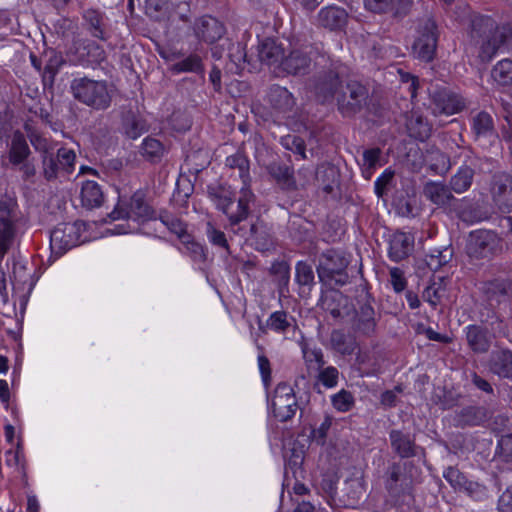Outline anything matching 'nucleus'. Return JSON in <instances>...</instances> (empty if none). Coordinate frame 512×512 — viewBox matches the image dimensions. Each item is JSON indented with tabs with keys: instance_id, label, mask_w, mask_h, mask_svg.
Wrapping results in <instances>:
<instances>
[{
	"instance_id": "55",
	"label": "nucleus",
	"mask_w": 512,
	"mask_h": 512,
	"mask_svg": "<svg viewBox=\"0 0 512 512\" xmlns=\"http://www.w3.org/2000/svg\"><path fill=\"white\" fill-rule=\"evenodd\" d=\"M207 237H208L209 241L214 245L220 246L222 248L228 247L225 234L222 231L217 230L210 223H208V225H207Z\"/></svg>"
},
{
	"instance_id": "29",
	"label": "nucleus",
	"mask_w": 512,
	"mask_h": 512,
	"mask_svg": "<svg viewBox=\"0 0 512 512\" xmlns=\"http://www.w3.org/2000/svg\"><path fill=\"white\" fill-rule=\"evenodd\" d=\"M81 202L88 209L101 206L103 202V192L100 186L92 180L85 181L81 187Z\"/></svg>"
},
{
	"instance_id": "27",
	"label": "nucleus",
	"mask_w": 512,
	"mask_h": 512,
	"mask_svg": "<svg viewBox=\"0 0 512 512\" xmlns=\"http://www.w3.org/2000/svg\"><path fill=\"white\" fill-rule=\"evenodd\" d=\"M466 338L469 347L476 353L487 352L490 347L487 330L480 326H468L466 328Z\"/></svg>"
},
{
	"instance_id": "34",
	"label": "nucleus",
	"mask_w": 512,
	"mask_h": 512,
	"mask_svg": "<svg viewBox=\"0 0 512 512\" xmlns=\"http://www.w3.org/2000/svg\"><path fill=\"white\" fill-rule=\"evenodd\" d=\"M330 345L333 350L342 355H351L356 347L355 341L341 330L331 332Z\"/></svg>"
},
{
	"instance_id": "58",
	"label": "nucleus",
	"mask_w": 512,
	"mask_h": 512,
	"mask_svg": "<svg viewBox=\"0 0 512 512\" xmlns=\"http://www.w3.org/2000/svg\"><path fill=\"white\" fill-rule=\"evenodd\" d=\"M443 477L454 487H461L464 483V476L462 473L454 468V467H448L443 472Z\"/></svg>"
},
{
	"instance_id": "60",
	"label": "nucleus",
	"mask_w": 512,
	"mask_h": 512,
	"mask_svg": "<svg viewBox=\"0 0 512 512\" xmlns=\"http://www.w3.org/2000/svg\"><path fill=\"white\" fill-rule=\"evenodd\" d=\"M500 455L506 461L512 460V434L502 436L498 443Z\"/></svg>"
},
{
	"instance_id": "16",
	"label": "nucleus",
	"mask_w": 512,
	"mask_h": 512,
	"mask_svg": "<svg viewBox=\"0 0 512 512\" xmlns=\"http://www.w3.org/2000/svg\"><path fill=\"white\" fill-rule=\"evenodd\" d=\"M367 99L366 88L358 82H349L346 92L338 98L339 109L343 114H351L358 111Z\"/></svg>"
},
{
	"instance_id": "1",
	"label": "nucleus",
	"mask_w": 512,
	"mask_h": 512,
	"mask_svg": "<svg viewBox=\"0 0 512 512\" xmlns=\"http://www.w3.org/2000/svg\"><path fill=\"white\" fill-rule=\"evenodd\" d=\"M71 91L75 99L95 110L107 109L115 94L114 87L107 81L87 77L74 79Z\"/></svg>"
},
{
	"instance_id": "64",
	"label": "nucleus",
	"mask_w": 512,
	"mask_h": 512,
	"mask_svg": "<svg viewBox=\"0 0 512 512\" xmlns=\"http://www.w3.org/2000/svg\"><path fill=\"white\" fill-rule=\"evenodd\" d=\"M20 459V451L19 449L16 450H8L6 452V464L8 466H17L19 464Z\"/></svg>"
},
{
	"instance_id": "21",
	"label": "nucleus",
	"mask_w": 512,
	"mask_h": 512,
	"mask_svg": "<svg viewBox=\"0 0 512 512\" xmlns=\"http://www.w3.org/2000/svg\"><path fill=\"white\" fill-rule=\"evenodd\" d=\"M486 300L491 306L509 301L512 298V283L508 280H492L481 286Z\"/></svg>"
},
{
	"instance_id": "12",
	"label": "nucleus",
	"mask_w": 512,
	"mask_h": 512,
	"mask_svg": "<svg viewBox=\"0 0 512 512\" xmlns=\"http://www.w3.org/2000/svg\"><path fill=\"white\" fill-rule=\"evenodd\" d=\"M437 26L434 20L427 19L421 25L420 36L413 45L416 57L422 61L429 62L434 58L437 46Z\"/></svg>"
},
{
	"instance_id": "39",
	"label": "nucleus",
	"mask_w": 512,
	"mask_h": 512,
	"mask_svg": "<svg viewBox=\"0 0 512 512\" xmlns=\"http://www.w3.org/2000/svg\"><path fill=\"white\" fill-rule=\"evenodd\" d=\"M381 154L380 148H371L363 152L362 167L366 178H370L374 170L382 165Z\"/></svg>"
},
{
	"instance_id": "42",
	"label": "nucleus",
	"mask_w": 512,
	"mask_h": 512,
	"mask_svg": "<svg viewBox=\"0 0 512 512\" xmlns=\"http://www.w3.org/2000/svg\"><path fill=\"white\" fill-rule=\"evenodd\" d=\"M295 280L300 286H311L314 283V272L311 265L303 261L297 262Z\"/></svg>"
},
{
	"instance_id": "45",
	"label": "nucleus",
	"mask_w": 512,
	"mask_h": 512,
	"mask_svg": "<svg viewBox=\"0 0 512 512\" xmlns=\"http://www.w3.org/2000/svg\"><path fill=\"white\" fill-rule=\"evenodd\" d=\"M452 257V251L448 248L444 250H435L427 256L426 262L431 270H438L443 265L447 264Z\"/></svg>"
},
{
	"instance_id": "49",
	"label": "nucleus",
	"mask_w": 512,
	"mask_h": 512,
	"mask_svg": "<svg viewBox=\"0 0 512 512\" xmlns=\"http://www.w3.org/2000/svg\"><path fill=\"white\" fill-rule=\"evenodd\" d=\"M143 155L150 158H158L164 153V146L162 143L154 138H146L142 143Z\"/></svg>"
},
{
	"instance_id": "31",
	"label": "nucleus",
	"mask_w": 512,
	"mask_h": 512,
	"mask_svg": "<svg viewBox=\"0 0 512 512\" xmlns=\"http://www.w3.org/2000/svg\"><path fill=\"white\" fill-rule=\"evenodd\" d=\"M31 143L35 147L36 150L44 151L43 155V166H44V175L50 180L57 175V171L61 169L57 159L53 157V155L48 154L46 148V140L40 136H32Z\"/></svg>"
},
{
	"instance_id": "19",
	"label": "nucleus",
	"mask_w": 512,
	"mask_h": 512,
	"mask_svg": "<svg viewBox=\"0 0 512 512\" xmlns=\"http://www.w3.org/2000/svg\"><path fill=\"white\" fill-rule=\"evenodd\" d=\"M478 162L479 158L470 154L466 155L464 164L459 167L456 174L450 180L451 189L455 193L461 194L470 188Z\"/></svg>"
},
{
	"instance_id": "17",
	"label": "nucleus",
	"mask_w": 512,
	"mask_h": 512,
	"mask_svg": "<svg viewBox=\"0 0 512 512\" xmlns=\"http://www.w3.org/2000/svg\"><path fill=\"white\" fill-rule=\"evenodd\" d=\"M194 32L198 39L213 44L224 36L226 29L218 19L206 15L196 20Z\"/></svg>"
},
{
	"instance_id": "20",
	"label": "nucleus",
	"mask_w": 512,
	"mask_h": 512,
	"mask_svg": "<svg viewBox=\"0 0 512 512\" xmlns=\"http://www.w3.org/2000/svg\"><path fill=\"white\" fill-rule=\"evenodd\" d=\"M363 2L368 11L391 14L394 17L405 16L412 6V0H363Z\"/></svg>"
},
{
	"instance_id": "62",
	"label": "nucleus",
	"mask_w": 512,
	"mask_h": 512,
	"mask_svg": "<svg viewBox=\"0 0 512 512\" xmlns=\"http://www.w3.org/2000/svg\"><path fill=\"white\" fill-rule=\"evenodd\" d=\"M258 367L263 379V382L265 385H268V382L271 377V369H270V362L268 358L264 355L258 356Z\"/></svg>"
},
{
	"instance_id": "2",
	"label": "nucleus",
	"mask_w": 512,
	"mask_h": 512,
	"mask_svg": "<svg viewBox=\"0 0 512 512\" xmlns=\"http://www.w3.org/2000/svg\"><path fill=\"white\" fill-rule=\"evenodd\" d=\"M152 216V209L140 193H135L129 200L120 199L114 210L109 214L112 220L127 219L128 222L132 221L134 223L133 225L127 223V227L120 225V229L116 231L117 234L136 232L139 224L151 219Z\"/></svg>"
},
{
	"instance_id": "6",
	"label": "nucleus",
	"mask_w": 512,
	"mask_h": 512,
	"mask_svg": "<svg viewBox=\"0 0 512 512\" xmlns=\"http://www.w3.org/2000/svg\"><path fill=\"white\" fill-rule=\"evenodd\" d=\"M324 58V55H319L317 49L312 46L294 49L288 55L285 54L281 72L293 75L305 74L309 71L312 61L320 65L319 59L324 61Z\"/></svg>"
},
{
	"instance_id": "61",
	"label": "nucleus",
	"mask_w": 512,
	"mask_h": 512,
	"mask_svg": "<svg viewBox=\"0 0 512 512\" xmlns=\"http://www.w3.org/2000/svg\"><path fill=\"white\" fill-rule=\"evenodd\" d=\"M498 507L502 512L512 511V485L508 487L500 496Z\"/></svg>"
},
{
	"instance_id": "36",
	"label": "nucleus",
	"mask_w": 512,
	"mask_h": 512,
	"mask_svg": "<svg viewBox=\"0 0 512 512\" xmlns=\"http://www.w3.org/2000/svg\"><path fill=\"white\" fill-rule=\"evenodd\" d=\"M226 166L231 169H238L239 177L241 178L243 185L249 186V160L244 154L237 152L228 156L226 158Z\"/></svg>"
},
{
	"instance_id": "13",
	"label": "nucleus",
	"mask_w": 512,
	"mask_h": 512,
	"mask_svg": "<svg viewBox=\"0 0 512 512\" xmlns=\"http://www.w3.org/2000/svg\"><path fill=\"white\" fill-rule=\"evenodd\" d=\"M464 107V99L446 88L435 90L431 94V110L435 116L453 115Z\"/></svg>"
},
{
	"instance_id": "10",
	"label": "nucleus",
	"mask_w": 512,
	"mask_h": 512,
	"mask_svg": "<svg viewBox=\"0 0 512 512\" xmlns=\"http://www.w3.org/2000/svg\"><path fill=\"white\" fill-rule=\"evenodd\" d=\"M478 25L485 28V33L489 32L479 52L481 60L487 62L492 59L500 45L505 41L506 31L504 28L496 26L495 22L490 17H482L478 21H475L473 23V30H476Z\"/></svg>"
},
{
	"instance_id": "11",
	"label": "nucleus",
	"mask_w": 512,
	"mask_h": 512,
	"mask_svg": "<svg viewBox=\"0 0 512 512\" xmlns=\"http://www.w3.org/2000/svg\"><path fill=\"white\" fill-rule=\"evenodd\" d=\"M80 241V224L62 223L55 227L50 234L52 251L61 255L68 249L78 245Z\"/></svg>"
},
{
	"instance_id": "43",
	"label": "nucleus",
	"mask_w": 512,
	"mask_h": 512,
	"mask_svg": "<svg viewBox=\"0 0 512 512\" xmlns=\"http://www.w3.org/2000/svg\"><path fill=\"white\" fill-rule=\"evenodd\" d=\"M303 357L309 369L318 371L325 365L324 355L320 348H304Z\"/></svg>"
},
{
	"instance_id": "14",
	"label": "nucleus",
	"mask_w": 512,
	"mask_h": 512,
	"mask_svg": "<svg viewBox=\"0 0 512 512\" xmlns=\"http://www.w3.org/2000/svg\"><path fill=\"white\" fill-rule=\"evenodd\" d=\"M491 195L499 210L510 212L512 210V176L507 173L494 175Z\"/></svg>"
},
{
	"instance_id": "32",
	"label": "nucleus",
	"mask_w": 512,
	"mask_h": 512,
	"mask_svg": "<svg viewBox=\"0 0 512 512\" xmlns=\"http://www.w3.org/2000/svg\"><path fill=\"white\" fill-rule=\"evenodd\" d=\"M472 131L477 140L494 136V123L491 115L481 111L472 117Z\"/></svg>"
},
{
	"instance_id": "7",
	"label": "nucleus",
	"mask_w": 512,
	"mask_h": 512,
	"mask_svg": "<svg viewBox=\"0 0 512 512\" xmlns=\"http://www.w3.org/2000/svg\"><path fill=\"white\" fill-rule=\"evenodd\" d=\"M346 74V66L338 61H331L328 71L320 76L315 83V94L322 102L330 100L342 87V82Z\"/></svg>"
},
{
	"instance_id": "41",
	"label": "nucleus",
	"mask_w": 512,
	"mask_h": 512,
	"mask_svg": "<svg viewBox=\"0 0 512 512\" xmlns=\"http://www.w3.org/2000/svg\"><path fill=\"white\" fill-rule=\"evenodd\" d=\"M266 327L277 333H285L290 327L288 315L284 311H275L266 320Z\"/></svg>"
},
{
	"instance_id": "40",
	"label": "nucleus",
	"mask_w": 512,
	"mask_h": 512,
	"mask_svg": "<svg viewBox=\"0 0 512 512\" xmlns=\"http://www.w3.org/2000/svg\"><path fill=\"white\" fill-rule=\"evenodd\" d=\"M446 289L442 283V281L436 282L434 281L429 286L425 288L423 291L422 297L428 302L431 306L436 307L441 299L445 296Z\"/></svg>"
},
{
	"instance_id": "57",
	"label": "nucleus",
	"mask_w": 512,
	"mask_h": 512,
	"mask_svg": "<svg viewBox=\"0 0 512 512\" xmlns=\"http://www.w3.org/2000/svg\"><path fill=\"white\" fill-rule=\"evenodd\" d=\"M332 421L329 417H326L320 426L312 431V439L320 445L325 443L327 433L331 427Z\"/></svg>"
},
{
	"instance_id": "18",
	"label": "nucleus",
	"mask_w": 512,
	"mask_h": 512,
	"mask_svg": "<svg viewBox=\"0 0 512 512\" xmlns=\"http://www.w3.org/2000/svg\"><path fill=\"white\" fill-rule=\"evenodd\" d=\"M258 57L262 63L275 72H281L285 51L280 43H277L274 39L266 38L258 46Z\"/></svg>"
},
{
	"instance_id": "59",
	"label": "nucleus",
	"mask_w": 512,
	"mask_h": 512,
	"mask_svg": "<svg viewBox=\"0 0 512 512\" xmlns=\"http://www.w3.org/2000/svg\"><path fill=\"white\" fill-rule=\"evenodd\" d=\"M144 131L143 124L135 118L127 119L125 122V133L131 139L138 138Z\"/></svg>"
},
{
	"instance_id": "56",
	"label": "nucleus",
	"mask_w": 512,
	"mask_h": 512,
	"mask_svg": "<svg viewBox=\"0 0 512 512\" xmlns=\"http://www.w3.org/2000/svg\"><path fill=\"white\" fill-rule=\"evenodd\" d=\"M64 62V58L61 54L53 53L46 63L45 73L49 74L50 77H54L58 73L59 69L62 67Z\"/></svg>"
},
{
	"instance_id": "38",
	"label": "nucleus",
	"mask_w": 512,
	"mask_h": 512,
	"mask_svg": "<svg viewBox=\"0 0 512 512\" xmlns=\"http://www.w3.org/2000/svg\"><path fill=\"white\" fill-rule=\"evenodd\" d=\"M83 17L91 35L99 39H105L102 14L97 10L88 9L84 12Z\"/></svg>"
},
{
	"instance_id": "25",
	"label": "nucleus",
	"mask_w": 512,
	"mask_h": 512,
	"mask_svg": "<svg viewBox=\"0 0 512 512\" xmlns=\"http://www.w3.org/2000/svg\"><path fill=\"white\" fill-rule=\"evenodd\" d=\"M389 438L392 449L401 458H411L417 455L418 447L408 434L400 430H392Z\"/></svg>"
},
{
	"instance_id": "63",
	"label": "nucleus",
	"mask_w": 512,
	"mask_h": 512,
	"mask_svg": "<svg viewBox=\"0 0 512 512\" xmlns=\"http://www.w3.org/2000/svg\"><path fill=\"white\" fill-rule=\"evenodd\" d=\"M396 391L387 390L381 395V403L385 406H394L396 403Z\"/></svg>"
},
{
	"instance_id": "30",
	"label": "nucleus",
	"mask_w": 512,
	"mask_h": 512,
	"mask_svg": "<svg viewBox=\"0 0 512 512\" xmlns=\"http://www.w3.org/2000/svg\"><path fill=\"white\" fill-rule=\"evenodd\" d=\"M162 222L187 245L188 249H191L195 254H202V246L189 241L190 236L187 234L186 225L181 220L174 217H166L162 219Z\"/></svg>"
},
{
	"instance_id": "53",
	"label": "nucleus",
	"mask_w": 512,
	"mask_h": 512,
	"mask_svg": "<svg viewBox=\"0 0 512 512\" xmlns=\"http://www.w3.org/2000/svg\"><path fill=\"white\" fill-rule=\"evenodd\" d=\"M168 0H146V14L154 19H158L167 9Z\"/></svg>"
},
{
	"instance_id": "51",
	"label": "nucleus",
	"mask_w": 512,
	"mask_h": 512,
	"mask_svg": "<svg viewBox=\"0 0 512 512\" xmlns=\"http://www.w3.org/2000/svg\"><path fill=\"white\" fill-rule=\"evenodd\" d=\"M75 153L71 149L60 148L57 152V161L62 170L71 172L74 167Z\"/></svg>"
},
{
	"instance_id": "15",
	"label": "nucleus",
	"mask_w": 512,
	"mask_h": 512,
	"mask_svg": "<svg viewBox=\"0 0 512 512\" xmlns=\"http://www.w3.org/2000/svg\"><path fill=\"white\" fill-rule=\"evenodd\" d=\"M451 188L437 181H429L423 188V195L440 208L455 210L458 200L451 193Z\"/></svg>"
},
{
	"instance_id": "26",
	"label": "nucleus",
	"mask_w": 512,
	"mask_h": 512,
	"mask_svg": "<svg viewBox=\"0 0 512 512\" xmlns=\"http://www.w3.org/2000/svg\"><path fill=\"white\" fill-rule=\"evenodd\" d=\"M490 370L502 378H512V352L495 351L491 355Z\"/></svg>"
},
{
	"instance_id": "23",
	"label": "nucleus",
	"mask_w": 512,
	"mask_h": 512,
	"mask_svg": "<svg viewBox=\"0 0 512 512\" xmlns=\"http://www.w3.org/2000/svg\"><path fill=\"white\" fill-rule=\"evenodd\" d=\"M414 237L405 232H395L389 240L388 255L392 261L399 262L413 250Z\"/></svg>"
},
{
	"instance_id": "46",
	"label": "nucleus",
	"mask_w": 512,
	"mask_h": 512,
	"mask_svg": "<svg viewBox=\"0 0 512 512\" xmlns=\"http://www.w3.org/2000/svg\"><path fill=\"white\" fill-rule=\"evenodd\" d=\"M318 381L326 388H333L338 384L339 371L334 366L322 367L317 371Z\"/></svg>"
},
{
	"instance_id": "37",
	"label": "nucleus",
	"mask_w": 512,
	"mask_h": 512,
	"mask_svg": "<svg viewBox=\"0 0 512 512\" xmlns=\"http://www.w3.org/2000/svg\"><path fill=\"white\" fill-rule=\"evenodd\" d=\"M374 309L369 305L361 307L356 320V329L365 335H370L375 330Z\"/></svg>"
},
{
	"instance_id": "22",
	"label": "nucleus",
	"mask_w": 512,
	"mask_h": 512,
	"mask_svg": "<svg viewBox=\"0 0 512 512\" xmlns=\"http://www.w3.org/2000/svg\"><path fill=\"white\" fill-rule=\"evenodd\" d=\"M318 24L328 30L343 29L348 21V13L344 8L336 5L323 7L317 15Z\"/></svg>"
},
{
	"instance_id": "52",
	"label": "nucleus",
	"mask_w": 512,
	"mask_h": 512,
	"mask_svg": "<svg viewBox=\"0 0 512 512\" xmlns=\"http://www.w3.org/2000/svg\"><path fill=\"white\" fill-rule=\"evenodd\" d=\"M394 177V171L386 169L384 172L375 180L374 189L378 197H382L392 182Z\"/></svg>"
},
{
	"instance_id": "35",
	"label": "nucleus",
	"mask_w": 512,
	"mask_h": 512,
	"mask_svg": "<svg viewBox=\"0 0 512 512\" xmlns=\"http://www.w3.org/2000/svg\"><path fill=\"white\" fill-rule=\"evenodd\" d=\"M491 77L499 86L512 85V60L503 59L499 61L491 71Z\"/></svg>"
},
{
	"instance_id": "50",
	"label": "nucleus",
	"mask_w": 512,
	"mask_h": 512,
	"mask_svg": "<svg viewBox=\"0 0 512 512\" xmlns=\"http://www.w3.org/2000/svg\"><path fill=\"white\" fill-rule=\"evenodd\" d=\"M281 143L287 149L293 151L295 154H298L301 157V159L306 158L305 144L300 137L288 135L282 138Z\"/></svg>"
},
{
	"instance_id": "24",
	"label": "nucleus",
	"mask_w": 512,
	"mask_h": 512,
	"mask_svg": "<svg viewBox=\"0 0 512 512\" xmlns=\"http://www.w3.org/2000/svg\"><path fill=\"white\" fill-rule=\"evenodd\" d=\"M268 102L277 114H287L292 111L295 99L285 87L274 85L269 89Z\"/></svg>"
},
{
	"instance_id": "28",
	"label": "nucleus",
	"mask_w": 512,
	"mask_h": 512,
	"mask_svg": "<svg viewBox=\"0 0 512 512\" xmlns=\"http://www.w3.org/2000/svg\"><path fill=\"white\" fill-rule=\"evenodd\" d=\"M30 154V149L25 136L20 131H15L11 138L9 161L13 165L22 164Z\"/></svg>"
},
{
	"instance_id": "8",
	"label": "nucleus",
	"mask_w": 512,
	"mask_h": 512,
	"mask_svg": "<svg viewBox=\"0 0 512 512\" xmlns=\"http://www.w3.org/2000/svg\"><path fill=\"white\" fill-rule=\"evenodd\" d=\"M68 60L73 65L90 66L105 59L103 48L87 39H76L67 51Z\"/></svg>"
},
{
	"instance_id": "48",
	"label": "nucleus",
	"mask_w": 512,
	"mask_h": 512,
	"mask_svg": "<svg viewBox=\"0 0 512 512\" xmlns=\"http://www.w3.org/2000/svg\"><path fill=\"white\" fill-rule=\"evenodd\" d=\"M228 56L231 63L235 66V72L244 68L247 55L244 47L240 43L231 44Z\"/></svg>"
},
{
	"instance_id": "9",
	"label": "nucleus",
	"mask_w": 512,
	"mask_h": 512,
	"mask_svg": "<svg viewBox=\"0 0 512 512\" xmlns=\"http://www.w3.org/2000/svg\"><path fill=\"white\" fill-rule=\"evenodd\" d=\"M274 416L282 422L290 420L298 409L294 389L287 383H279L271 399Z\"/></svg>"
},
{
	"instance_id": "3",
	"label": "nucleus",
	"mask_w": 512,
	"mask_h": 512,
	"mask_svg": "<svg viewBox=\"0 0 512 512\" xmlns=\"http://www.w3.org/2000/svg\"><path fill=\"white\" fill-rule=\"evenodd\" d=\"M216 207L221 210L228 218L230 225H237L244 221L249 214V206L254 201L255 195L249 186H242L237 205H234V198L231 191L219 188L215 193H211Z\"/></svg>"
},
{
	"instance_id": "44",
	"label": "nucleus",
	"mask_w": 512,
	"mask_h": 512,
	"mask_svg": "<svg viewBox=\"0 0 512 512\" xmlns=\"http://www.w3.org/2000/svg\"><path fill=\"white\" fill-rule=\"evenodd\" d=\"M333 407L339 412H347L354 405V397L351 392L341 390L331 398Z\"/></svg>"
},
{
	"instance_id": "33",
	"label": "nucleus",
	"mask_w": 512,
	"mask_h": 512,
	"mask_svg": "<svg viewBox=\"0 0 512 512\" xmlns=\"http://www.w3.org/2000/svg\"><path fill=\"white\" fill-rule=\"evenodd\" d=\"M250 232L257 249L265 251L273 246L271 229L262 221L252 224Z\"/></svg>"
},
{
	"instance_id": "54",
	"label": "nucleus",
	"mask_w": 512,
	"mask_h": 512,
	"mask_svg": "<svg viewBox=\"0 0 512 512\" xmlns=\"http://www.w3.org/2000/svg\"><path fill=\"white\" fill-rule=\"evenodd\" d=\"M390 283L396 293L402 292L407 285L403 271L398 267L390 268Z\"/></svg>"
},
{
	"instance_id": "5",
	"label": "nucleus",
	"mask_w": 512,
	"mask_h": 512,
	"mask_svg": "<svg viewBox=\"0 0 512 512\" xmlns=\"http://www.w3.org/2000/svg\"><path fill=\"white\" fill-rule=\"evenodd\" d=\"M500 250V239L489 230L473 231L469 235L466 251L471 259H486Z\"/></svg>"
},
{
	"instance_id": "47",
	"label": "nucleus",
	"mask_w": 512,
	"mask_h": 512,
	"mask_svg": "<svg viewBox=\"0 0 512 512\" xmlns=\"http://www.w3.org/2000/svg\"><path fill=\"white\" fill-rule=\"evenodd\" d=\"M202 69L201 59L197 55H190L173 65L172 70L181 72H198Z\"/></svg>"
},
{
	"instance_id": "4",
	"label": "nucleus",
	"mask_w": 512,
	"mask_h": 512,
	"mask_svg": "<svg viewBox=\"0 0 512 512\" xmlns=\"http://www.w3.org/2000/svg\"><path fill=\"white\" fill-rule=\"evenodd\" d=\"M347 266L348 260L343 253L334 249L327 250L319 258L318 277L325 284L342 286L348 281Z\"/></svg>"
}]
</instances>
